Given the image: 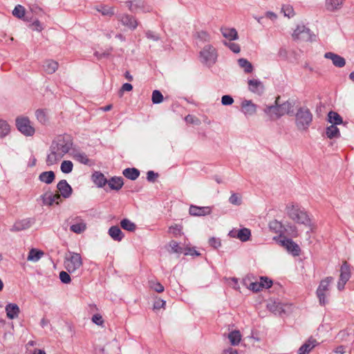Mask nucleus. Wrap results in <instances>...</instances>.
I'll return each instance as SVG.
<instances>
[{"instance_id": "1", "label": "nucleus", "mask_w": 354, "mask_h": 354, "mask_svg": "<svg viewBox=\"0 0 354 354\" xmlns=\"http://www.w3.org/2000/svg\"><path fill=\"white\" fill-rule=\"evenodd\" d=\"M73 145L72 137L68 134L59 135L53 140L46 159L48 166L57 164L70 152Z\"/></svg>"}, {"instance_id": "2", "label": "nucleus", "mask_w": 354, "mask_h": 354, "mask_svg": "<svg viewBox=\"0 0 354 354\" xmlns=\"http://www.w3.org/2000/svg\"><path fill=\"white\" fill-rule=\"evenodd\" d=\"M286 212L289 218L293 221L311 228V219L307 212L304 209H301L299 205L293 204L288 205Z\"/></svg>"}, {"instance_id": "3", "label": "nucleus", "mask_w": 354, "mask_h": 354, "mask_svg": "<svg viewBox=\"0 0 354 354\" xmlns=\"http://www.w3.org/2000/svg\"><path fill=\"white\" fill-rule=\"evenodd\" d=\"M313 121V114L306 106L299 107L295 113V125L299 131H306Z\"/></svg>"}, {"instance_id": "4", "label": "nucleus", "mask_w": 354, "mask_h": 354, "mask_svg": "<svg viewBox=\"0 0 354 354\" xmlns=\"http://www.w3.org/2000/svg\"><path fill=\"white\" fill-rule=\"evenodd\" d=\"M279 97H278L275 100V105H272L268 106L265 109V112L266 113H269L270 115H274L277 118H280L281 116L288 114L291 115L293 113V104L291 102L286 101L283 104L279 105Z\"/></svg>"}, {"instance_id": "5", "label": "nucleus", "mask_w": 354, "mask_h": 354, "mask_svg": "<svg viewBox=\"0 0 354 354\" xmlns=\"http://www.w3.org/2000/svg\"><path fill=\"white\" fill-rule=\"evenodd\" d=\"M333 281V278L332 277H327L322 279L319 283L316 293L317 297L319 298V304L322 306H324L328 303L326 297L329 295V286Z\"/></svg>"}, {"instance_id": "6", "label": "nucleus", "mask_w": 354, "mask_h": 354, "mask_svg": "<svg viewBox=\"0 0 354 354\" xmlns=\"http://www.w3.org/2000/svg\"><path fill=\"white\" fill-rule=\"evenodd\" d=\"M200 57L201 59V62L211 66L217 59V52L216 48L212 45H206L200 52Z\"/></svg>"}, {"instance_id": "7", "label": "nucleus", "mask_w": 354, "mask_h": 354, "mask_svg": "<svg viewBox=\"0 0 354 354\" xmlns=\"http://www.w3.org/2000/svg\"><path fill=\"white\" fill-rule=\"evenodd\" d=\"M64 266L68 272H75L82 266L81 255L79 253L69 252L65 259Z\"/></svg>"}, {"instance_id": "8", "label": "nucleus", "mask_w": 354, "mask_h": 354, "mask_svg": "<svg viewBox=\"0 0 354 354\" xmlns=\"http://www.w3.org/2000/svg\"><path fill=\"white\" fill-rule=\"evenodd\" d=\"M16 126L17 129L26 136H31L35 133V130L27 117L17 118L16 119Z\"/></svg>"}, {"instance_id": "9", "label": "nucleus", "mask_w": 354, "mask_h": 354, "mask_svg": "<svg viewBox=\"0 0 354 354\" xmlns=\"http://www.w3.org/2000/svg\"><path fill=\"white\" fill-rule=\"evenodd\" d=\"M129 10L132 12L136 13L138 11H142V12H150L152 10V8L149 6H147L145 3L144 1L141 0H134L127 1L126 3Z\"/></svg>"}, {"instance_id": "10", "label": "nucleus", "mask_w": 354, "mask_h": 354, "mask_svg": "<svg viewBox=\"0 0 354 354\" xmlns=\"http://www.w3.org/2000/svg\"><path fill=\"white\" fill-rule=\"evenodd\" d=\"M116 18L123 26L132 30H135L138 25L136 19L133 16L128 14L118 15Z\"/></svg>"}, {"instance_id": "11", "label": "nucleus", "mask_w": 354, "mask_h": 354, "mask_svg": "<svg viewBox=\"0 0 354 354\" xmlns=\"http://www.w3.org/2000/svg\"><path fill=\"white\" fill-rule=\"evenodd\" d=\"M292 37L297 40L308 41L310 39V30L304 26H298L292 33Z\"/></svg>"}, {"instance_id": "12", "label": "nucleus", "mask_w": 354, "mask_h": 354, "mask_svg": "<svg viewBox=\"0 0 354 354\" xmlns=\"http://www.w3.org/2000/svg\"><path fill=\"white\" fill-rule=\"evenodd\" d=\"M281 245L286 248V249L293 256H299L300 254L299 246L295 243L292 239L283 238L280 240Z\"/></svg>"}, {"instance_id": "13", "label": "nucleus", "mask_w": 354, "mask_h": 354, "mask_svg": "<svg viewBox=\"0 0 354 354\" xmlns=\"http://www.w3.org/2000/svg\"><path fill=\"white\" fill-rule=\"evenodd\" d=\"M57 188L64 198H69L73 192L72 187L66 180H61L57 185Z\"/></svg>"}, {"instance_id": "14", "label": "nucleus", "mask_w": 354, "mask_h": 354, "mask_svg": "<svg viewBox=\"0 0 354 354\" xmlns=\"http://www.w3.org/2000/svg\"><path fill=\"white\" fill-rule=\"evenodd\" d=\"M73 223L71 225L70 230L76 234H81L84 232L86 229V224L84 220L77 216L73 219Z\"/></svg>"}, {"instance_id": "15", "label": "nucleus", "mask_w": 354, "mask_h": 354, "mask_svg": "<svg viewBox=\"0 0 354 354\" xmlns=\"http://www.w3.org/2000/svg\"><path fill=\"white\" fill-rule=\"evenodd\" d=\"M324 57L330 59L333 65L338 68H342L346 64V60L343 57L332 52L326 53Z\"/></svg>"}, {"instance_id": "16", "label": "nucleus", "mask_w": 354, "mask_h": 354, "mask_svg": "<svg viewBox=\"0 0 354 354\" xmlns=\"http://www.w3.org/2000/svg\"><path fill=\"white\" fill-rule=\"evenodd\" d=\"M211 208L209 207H198L196 205H190L189 212L192 216H202L211 214Z\"/></svg>"}, {"instance_id": "17", "label": "nucleus", "mask_w": 354, "mask_h": 354, "mask_svg": "<svg viewBox=\"0 0 354 354\" xmlns=\"http://www.w3.org/2000/svg\"><path fill=\"white\" fill-rule=\"evenodd\" d=\"M248 89L250 91L261 95L264 91V86L263 83L259 80H249L248 82Z\"/></svg>"}, {"instance_id": "18", "label": "nucleus", "mask_w": 354, "mask_h": 354, "mask_svg": "<svg viewBox=\"0 0 354 354\" xmlns=\"http://www.w3.org/2000/svg\"><path fill=\"white\" fill-rule=\"evenodd\" d=\"M345 0H325V8L328 12H337L342 9Z\"/></svg>"}, {"instance_id": "19", "label": "nucleus", "mask_w": 354, "mask_h": 354, "mask_svg": "<svg viewBox=\"0 0 354 354\" xmlns=\"http://www.w3.org/2000/svg\"><path fill=\"white\" fill-rule=\"evenodd\" d=\"M241 109L245 115H252L257 112V106L251 100H245L241 103Z\"/></svg>"}, {"instance_id": "20", "label": "nucleus", "mask_w": 354, "mask_h": 354, "mask_svg": "<svg viewBox=\"0 0 354 354\" xmlns=\"http://www.w3.org/2000/svg\"><path fill=\"white\" fill-rule=\"evenodd\" d=\"M318 344L317 340L310 337L298 350V354H308Z\"/></svg>"}, {"instance_id": "21", "label": "nucleus", "mask_w": 354, "mask_h": 354, "mask_svg": "<svg viewBox=\"0 0 354 354\" xmlns=\"http://www.w3.org/2000/svg\"><path fill=\"white\" fill-rule=\"evenodd\" d=\"M6 315L10 319H14L18 317L20 309L16 304L10 303L6 306Z\"/></svg>"}, {"instance_id": "22", "label": "nucleus", "mask_w": 354, "mask_h": 354, "mask_svg": "<svg viewBox=\"0 0 354 354\" xmlns=\"http://www.w3.org/2000/svg\"><path fill=\"white\" fill-rule=\"evenodd\" d=\"M337 338L342 342H354V331L351 328H346L339 331Z\"/></svg>"}, {"instance_id": "23", "label": "nucleus", "mask_w": 354, "mask_h": 354, "mask_svg": "<svg viewBox=\"0 0 354 354\" xmlns=\"http://www.w3.org/2000/svg\"><path fill=\"white\" fill-rule=\"evenodd\" d=\"M107 184L111 189L118 191L124 185L123 178L118 176L111 177L107 180Z\"/></svg>"}, {"instance_id": "24", "label": "nucleus", "mask_w": 354, "mask_h": 354, "mask_svg": "<svg viewBox=\"0 0 354 354\" xmlns=\"http://www.w3.org/2000/svg\"><path fill=\"white\" fill-rule=\"evenodd\" d=\"M109 236L116 241H120L124 237V234L117 225L111 226L109 230Z\"/></svg>"}, {"instance_id": "25", "label": "nucleus", "mask_w": 354, "mask_h": 354, "mask_svg": "<svg viewBox=\"0 0 354 354\" xmlns=\"http://www.w3.org/2000/svg\"><path fill=\"white\" fill-rule=\"evenodd\" d=\"M30 227V222L27 219L17 221L10 230L12 232H19L24 230H26Z\"/></svg>"}, {"instance_id": "26", "label": "nucleus", "mask_w": 354, "mask_h": 354, "mask_svg": "<svg viewBox=\"0 0 354 354\" xmlns=\"http://www.w3.org/2000/svg\"><path fill=\"white\" fill-rule=\"evenodd\" d=\"M351 277L349 265L344 261L340 268V281H348Z\"/></svg>"}, {"instance_id": "27", "label": "nucleus", "mask_w": 354, "mask_h": 354, "mask_svg": "<svg viewBox=\"0 0 354 354\" xmlns=\"http://www.w3.org/2000/svg\"><path fill=\"white\" fill-rule=\"evenodd\" d=\"M58 66V63L52 59L46 60L43 65L44 71L48 74L54 73L57 70Z\"/></svg>"}, {"instance_id": "28", "label": "nucleus", "mask_w": 354, "mask_h": 354, "mask_svg": "<svg viewBox=\"0 0 354 354\" xmlns=\"http://www.w3.org/2000/svg\"><path fill=\"white\" fill-rule=\"evenodd\" d=\"M92 178L94 183L99 187H103L106 184H107L106 178L104 175L100 172L95 171L93 174Z\"/></svg>"}, {"instance_id": "29", "label": "nucleus", "mask_w": 354, "mask_h": 354, "mask_svg": "<svg viewBox=\"0 0 354 354\" xmlns=\"http://www.w3.org/2000/svg\"><path fill=\"white\" fill-rule=\"evenodd\" d=\"M55 178V175L53 171H43L39 176V180L46 184L52 183Z\"/></svg>"}, {"instance_id": "30", "label": "nucleus", "mask_w": 354, "mask_h": 354, "mask_svg": "<svg viewBox=\"0 0 354 354\" xmlns=\"http://www.w3.org/2000/svg\"><path fill=\"white\" fill-rule=\"evenodd\" d=\"M122 174L131 180H136L140 176V171L136 168H127L123 170Z\"/></svg>"}, {"instance_id": "31", "label": "nucleus", "mask_w": 354, "mask_h": 354, "mask_svg": "<svg viewBox=\"0 0 354 354\" xmlns=\"http://www.w3.org/2000/svg\"><path fill=\"white\" fill-rule=\"evenodd\" d=\"M221 32L223 36L230 41L238 39V33L234 28H221Z\"/></svg>"}, {"instance_id": "32", "label": "nucleus", "mask_w": 354, "mask_h": 354, "mask_svg": "<svg viewBox=\"0 0 354 354\" xmlns=\"http://www.w3.org/2000/svg\"><path fill=\"white\" fill-rule=\"evenodd\" d=\"M239 66L243 69L245 73H250L253 71L254 67L252 64L245 58L238 59Z\"/></svg>"}, {"instance_id": "33", "label": "nucleus", "mask_w": 354, "mask_h": 354, "mask_svg": "<svg viewBox=\"0 0 354 354\" xmlns=\"http://www.w3.org/2000/svg\"><path fill=\"white\" fill-rule=\"evenodd\" d=\"M44 252L36 249H31L28 253L27 260L29 261L37 262L43 256Z\"/></svg>"}, {"instance_id": "34", "label": "nucleus", "mask_w": 354, "mask_h": 354, "mask_svg": "<svg viewBox=\"0 0 354 354\" xmlns=\"http://www.w3.org/2000/svg\"><path fill=\"white\" fill-rule=\"evenodd\" d=\"M326 135L330 138H337L340 136V133L339 129L335 125H330L326 129Z\"/></svg>"}, {"instance_id": "35", "label": "nucleus", "mask_w": 354, "mask_h": 354, "mask_svg": "<svg viewBox=\"0 0 354 354\" xmlns=\"http://www.w3.org/2000/svg\"><path fill=\"white\" fill-rule=\"evenodd\" d=\"M95 10L104 16L112 17L115 14L113 8L107 6L101 5L96 6Z\"/></svg>"}, {"instance_id": "36", "label": "nucleus", "mask_w": 354, "mask_h": 354, "mask_svg": "<svg viewBox=\"0 0 354 354\" xmlns=\"http://www.w3.org/2000/svg\"><path fill=\"white\" fill-rule=\"evenodd\" d=\"M328 122L331 123V125L336 126L343 122L342 118L336 112L330 111L328 115Z\"/></svg>"}, {"instance_id": "37", "label": "nucleus", "mask_w": 354, "mask_h": 354, "mask_svg": "<svg viewBox=\"0 0 354 354\" xmlns=\"http://www.w3.org/2000/svg\"><path fill=\"white\" fill-rule=\"evenodd\" d=\"M251 236V232L248 228H242L238 230V233L236 234V239H239L243 242H245L250 239Z\"/></svg>"}, {"instance_id": "38", "label": "nucleus", "mask_w": 354, "mask_h": 354, "mask_svg": "<svg viewBox=\"0 0 354 354\" xmlns=\"http://www.w3.org/2000/svg\"><path fill=\"white\" fill-rule=\"evenodd\" d=\"M121 227L129 232H134L136 229V225L134 223L131 222L128 218H124L120 221Z\"/></svg>"}, {"instance_id": "39", "label": "nucleus", "mask_w": 354, "mask_h": 354, "mask_svg": "<svg viewBox=\"0 0 354 354\" xmlns=\"http://www.w3.org/2000/svg\"><path fill=\"white\" fill-rule=\"evenodd\" d=\"M231 344L234 346L238 345L241 341V335L239 330H234L228 335Z\"/></svg>"}, {"instance_id": "40", "label": "nucleus", "mask_w": 354, "mask_h": 354, "mask_svg": "<svg viewBox=\"0 0 354 354\" xmlns=\"http://www.w3.org/2000/svg\"><path fill=\"white\" fill-rule=\"evenodd\" d=\"M269 228L275 233H281L283 227L281 222L277 220H273L269 223Z\"/></svg>"}, {"instance_id": "41", "label": "nucleus", "mask_w": 354, "mask_h": 354, "mask_svg": "<svg viewBox=\"0 0 354 354\" xmlns=\"http://www.w3.org/2000/svg\"><path fill=\"white\" fill-rule=\"evenodd\" d=\"M35 115L37 120L43 124H46L48 120V118L46 113V111L43 109H38L35 112Z\"/></svg>"}, {"instance_id": "42", "label": "nucleus", "mask_w": 354, "mask_h": 354, "mask_svg": "<svg viewBox=\"0 0 354 354\" xmlns=\"http://www.w3.org/2000/svg\"><path fill=\"white\" fill-rule=\"evenodd\" d=\"M73 164L71 160H64L61 164V171L64 174H69L72 171Z\"/></svg>"}, {"instance_id": "43", "label": "nucleus", "mask_w": 354, "mask_h": 354, "mask_svg": "<svg viewBox=\"0 0 354 354\" xmlns=\"http://www.w3.org/2000/svg\"><path fill=\"white\" fill-rule=\"evenodd\" d=\"M10 132V126L4 120H0V138H3Z\"/></svg>"}, {"instance_id": "44", "label": "nucleus", "mask_w": 354, "mask_h": 354, "mask_svg": "<svg viewBox=\"0 0 354 354\" xmlns=\"http://www.w3.org/2000/svg\"><path fill=\"white\" fill-rule=\"evenodd\" d=\"M151 100L153 104H160L163 101V95L160 91L154 90L152 92Z\"/></svg>"}, {"instance_id": "45", "label": "nucleus", "mask_w": 354, "mask_h": 354, "mask_svg": "<svg viewBox=\"0 0 354 354\" xmlns=\"http://www.w3.org/2000/svg\"><path fill=\"white\" fill-rule=\"evenodd\" d=\"M12 15L19 19H21L25 15V8L21 5L16 6L12 11Z\"/></svg>"}, {"instance_id": "46", "label": "nucleus", "mask_w": 354, "mask_h": 354, "mask_svg": "<svg viewBox=\"0 0 354 354\" xmlns=\"http://www.w3.org/2000/svg\"><path fill=\"white\" fill-rule=\"evenodd\" d=\"M150 288L153 289L157 292H162L164 291V286L159 282L156 281H149Z\"/></svg>"}, {"instance_id": "47", "label": "nucleus", "mask_w": 354, "mask_h": 354, "mask_svg": "<svg viewBox=\"0 0 354 354\" xmlns=\"http://www.w3.org/2000/svg\"><path fill=\"white\" fill-rule=\"evenodd\" d=\"M41 198L42 199L44 205H52L54 203L51 192L45 193L41 196Z\"/></svg>"}, {"instance_id": "48", "label": "nucleus", "mask_w": 354, "mask_h": 354, "mask_svg": "<svg viewBox=\"0 0 354 354\" xmlns=\"http://www.w3.org/2000/svg\"><path fill=\"white\" fill-rule=\"evenodd\" d=\"M281 11L283 12L284 16L288 18L292 17L295 15L293 8L290 5H284L281 8Z\"/></svg>"}, {"instance_id": "49", "label": "nucleus", "mask_w": 354, "mask_h": 354, "mask_svg": "<svg viewBox=\"0 0 354 354\" xmlns=\"http://www.w3.org/2000/svg\"><path fill=\"white\" fill-rule=\"evenodd\" d=\"M197 38L203 42L209 41L210 40L209 34L204 30L197 32Z\"/></svg>"}, {"instance_id": "50", "label": "nucleus", "mask_w": 354, "mask_h": 354, "mask_svg": "<svg viewBox=\"0 0 354 354\" xmlns=\"http://www.w3.org/2000/svg\"><path fill=\"white\" fill-rule=\"evenodd\" d=\"M75 158L82 164L88 165L89 162V159L84 153H77L75 154Z\"/></svg>"}, {"instance_id": "51", "label": "nucleus", "mask_w": 354, "mask_h": 354, "mask_svg": "<svg viewBox=\"0 0 354 354\" xmlns=\"http://www.w3.org/2000/svg\"><path fill=\"white\" fill-rule=\"evenodd\" d=\"M229 202L235 205H240L241 204V197L238 194H232L229 198Z\"/></svg>"}, {"instance_id": "52", "label": "nucleus", "mask_w": 354, "mask_h": 354, "mask_svg": "<svg viewBox=\"0 0 354 354\" xmlns=\"http://www.w3.org/2000/svg\"><path fill=\"white\" fill-rule=\"evenodd\" d=\"M224 44L234 53H239L241 50L240 46L238 44L233 43L230 41L228 42L224 41Z\"/></svg>"}, {"instance_id": "53", "label": "nucleus", "mask_w": 354, "mask_h": 354, "mask_svg": "<svg viewBox=\"0 0 354 354\" xmlns=\"http://www.w3.org/2000/svg\"><path fill=\"white\" fill-rule=\"evenodd\" d=\"M259 281L262 285V288H269L272 285V281L266 277H260Z\"/></svg>"}, {"instance_id": "54", "label": "nucleus", "mask_w": 354, "mask_h": 354, "mask_svg": "<svg viewBox=\"0 0 354 354\" xmlns=\"http://www.w3.org/2000/svg\"><path fill=\"white\" fill-rule=\"evenodd\" d=\"M185 120L186 121V122H187L189 124H192L194 125H199L201 124L200 120L198 118H196L192 115H187L185 118Z\"/></svg>"}, {"instance_id": "55", "label": "nucleus", "mask_w": 354, "mask_h": 354, "mask_svg": "<svg viewBox=\"0 0 354 354\" xmlns=\"http://www.w3.org/2000/svg\"><path fill=\"white\" fill-rule=\"evenodd\" d=\"M248 288H249V289L252 290L253 292H258L263 289L262 285L260 283V281H256L251 282L249 284Z\"/></svg>"}, {"instance_id": "56", "label": "nucleus", "mask_w": 354, "mask_h": 354, "mask_svg": "<svg viewBox=\"0 0 354 354\" xmlns=\"http://www.w3.org/2000/svg\"><path fill=\"white\" fill-rule=\"evenodd\" d=\"M169 247L171 248V252L174 253H182L183 248H180L178 243L175 241H171L169 243Z\"/></svg>"}, {"instance_id": "57", "label": "nucleus", "mask_w": 354, "mask_h": 354, "mask_svg": "<svg viewBox=\"0 0 354 354\" xmlns=\"http://www.w3.org/2000/svg\"><path fill=\"white\" fill-rule=\"evenodd\" d=\"M59 279L63 283H69L71 281L69 274L65 271L59 272Z\"/></svg>"}, {"instance_id": "58", "label": "nucleus", "mask_w": 354, "mask_h": 354, "mask_svg": "<svg viewBox=\"0 0 354 354\" xmlns=\"http://www.w3.org/2000/svg\"><path fill=\"white\" fill-rule=\"evenodd\" d=\"M234 102V99L232 96L229 95H225L221 98V103L224 106H228L232 104Z\"/></svg>"}, {"instance_id": "59", "label": "nucleus", "mask_w": 354, "mask_h": 354, "mask_svg": "<svg viewBox=\"0 0 354 354\" xmlns=\"http://www.w3.org/2000/svg\"><path fill=\"white\" fill-rule=\"evenodd\" d=\"M182 227L178 225H174L169 227V231L170 233L174 234L175 236L180 235L181 234Z\"/></svg>"}, {"instance_id": "60", "label": "nucleus", "mask_w": 354, "mask_h": 354, "mask_svg": "<svg viewBox=\"0 0 354 354\" xmlns=\"http://www.w3.org/2000/svg\"><path fill=\"white\" fill-rule=\"evenodd\" d=\"M158 177V174L155 173L153 171H149L147 173V179L149 182H154Z\"/></svg>"}, {"instance_id": "61", "label": "nucleus", "mask_w": 354, "mask_h": 354, "mask_svg": "<svg viewBox=\"0 0 354 354\" xmlns=\"http://www.w3.org/2000/svg\"><path fill=\"white\" fill-rule=\"evenodd\" d=\"M209 243L214 248H217L221 245L220 239L214 237H212L209 239Z\"/></svg>"}, {"instance_id": "62", "label": "nucleus", "mask_w": 354, "mask_h": 354, "mask_svg": "<svg viewBox=\"0 0 354 354\" xmlns=\"http://www.w3.org/2000/svg\"><path fill=\"white\" fill-rule=\"evenodd\" d=\"M92 321L98 326H101L104 322L102 317L99 314L94 315L92 317Z\"/></svg>"}, {"instance_id": "63", "label": "nucleus", "mask_w": 354, "mask_h": 354, "mask_svg": "<svg viewBox=\"0 0 354 354\" xmlns=\"http://www.w3.org/2000/svg\"><path fill=\"white\" fill-rule=\"evenodd\" d=\"M165 304H166L165 301L158 299L154 302L153 308L154 309H160L161 308H164Z\"/></svg>"}, {"instance_id": "64", "label": "nucleus", "mask_w": 354, "mask_h": 354, "mask_svg": "<svg viewBox=\"0 0 354 354\" xmlns=\"http://www.w3.org/2000/svg\"><path fill=\"white\" fill-rule=\"evenodd\" d=\"M31 26L33 27V30H35L37 31H41L43 30V27H42V25L41 24V23L37 20L35 21H34L32 24H31Z\"/></svg>"}]
</instances>
